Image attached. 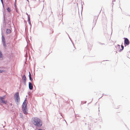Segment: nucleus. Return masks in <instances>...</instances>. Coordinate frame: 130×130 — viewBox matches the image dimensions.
Masks as SVG:
<instances>
[{"label":"nucleus","instance_id":"obj_22","mask_svg":"<svg viewBox=\"0 0 130 130\" xmlns=\"http://www.w3.org/2000/svg\"><path fill=\"white\" fill-rule=\"evenodd\" d=\"M86 103V101L84 103Z\"/></svg>","mask_w":130,"mask_h":130},{"label":"nucleus","instance_id":"obj_6","mask_svg":"<svg viewBox=\"0 0 130 130\" xmlns=\"http://www.w3.org/2000/svg\"><path fill=\"white\" fill-rule=\"evenodd\" d=\"M2 41L3 43V45L4 46H6V44L5 43V38L4 36V35H2Z\"/></svg>","mask_w":130,"mask_h":130},{"label":"nucleus","instance_id":"obj_8","mask_svg":"<svg viewBox=\"0 0 130 130\" xmlns=\"http://www.w3.org/2000/svg\"><path fill=\"white\" fill-rule=\"evenodd\" d=\"M29 87L30 89L32 90L33 88V86L30 82L29 83Z\"/></svg>","mask_w":130,"mask_h":130},{"label":"nucleus","instance_id":"obj_12","mask_svg":"<svg viewBox=\"0 0 130 130\" xmlns=\"http://www.w3.org/2000/svg\"><path fill=\"white\" fill-rule=\"evenodd\" d=\"M7 10L8 12H10L11 11L9 7H8L7 9Z\"/></svg>","mask_w":130,"mask_h":130},{"label":"nucleus","instance_id":"obj_1","mask_svg":"<svg viewBox=\"0 0 130 130\" xmlns=\"http://www.w3.org/2000/svg\"><path fill=\"white\" fill-rule=\"evenodd\" d=\"M32 122L34 125L36 126H41L42 125V122L40 119L37 117L32 118Z\"/></svg>","mask_w":130,"mask_h":130},{"label":"nucleus","instance_id":"obj_16","mask_svg":"<svg viewBox=\"0 0 130 130\" xmlns=\"http://www.w3.org/2000/svg\"><path fill=\"white\" fill-rule=\"evenodd\" d=\"M29 79L30 80H32V79H31V77H29Z\"/></svg>","mask_w":130,"mask_h":130},{"label":"nucleus","instance_id":"obj_17","mask_svg":"<svg viewBox=\"0 0 130 130\" xmlns=\"http://www.w3.org/2000/svg\"><path fill=\"white\" fill-rule=\"evenodd\" d=\"M10 106H12V103H10Z\"/></svg>","mask_w":130,"mask_h":130},{"label":"nucleus","instance_id":"obj_14","mask_svg":"<svg viewBox=\"0 0 130 130\" xmlns=\"http://www.w3.org/2000/svg\"><path fill=\"white\" fill-rule=\"evenodd\" d=\"M121 48H122V49H120V51H121L124 49V46H123V45H121Z\"/></svg>","mask_w":130,"mask_h":130},{"label":"nucleus","instance_id":"obj_3","mask_svg":"<svg viewBox=\"0 0 130 130\" xmlns=\"http://www.w3.org/2000/svg\"><path fill=\"white\" fill-rule=\"evenodd\" d=\"M22 110L24 114L25 115H27L28 114L27 106H22Z\"/></svg>","mask_w":130,"mask_h":130},{"label":"nucleus","instance_id":"obj_21","mask_svg":"<svg viewBox=\"0 0 130 130\" xmlns=\"http://www.w3.org/2000/svg\"><path fill=\"white\" fill-rule=\"evenodd\" d=\"M29 21L30 22V19H29Z\"/></svg>","mask_w":130,"mask_h":130},{"label":"nucleus","instance_id":"obj_13","mask_svg":"<svg viewBox=\"0 0 130 130\" xmlns=\"http://www.w3.org/2000/svg\"><path fill=\"white\" fill-rule=\"evenodd\" d=\"M3 57L2 54V52L0 51V58H2Z\"/></svg>","mask_w":130,"mask_h":130},{"label":"nucleus","instance_id":"obj_15","mask_svg":"<svg viewBox=\"0 0 130 130\" xmlns=\"http://www.w3.org/2000/svg\"><path fill=\"white\" fill-rule=\"evenodd\" d=\"M29 77H31V74H30V72H29Z\"/></svg>","mask_w":130,"mask_h":130},{"label":"nucleus","instance_id":"obj_4","mask_svg":"<svg viewBox=\"0 0 130 130\" xmlns=\"http://www.w3.org/2000/svg\"><path fill=\"white\" fill-rule=\"evenodd\" d=\"M4 96H0V102L2 103L6 104L7 103V101L6 100H4Z\"/></svg>","mask_w":130,"mask_h":130},{"label":"nucleus","instance_id":"obj_5","mask_svg":"<svg viewBox=\"0 0 130 130\" xmlns=\"http://www.w3.org/2000/svg\"><path fill=\"white\" fill-rule=\"evenodd\" d=\"M124 44L125 46L128 45L129 44V41L128 39L126 38H124Z\"/></svg>","mask_w":130,"mask_h":130},{"label":"nucleus","instance_id":"obj_10","mask_svg":"<svg viewBox=\"0 0 130 130\" xmlns=\"http://www.w3.org/2000/svg\"><path fill=\"white\" fill-rule=\"evenodd\" d=\"M6 31L7 34H9L11 32V31L10 29H7Z\"/></svg>","mask_w":130,"mask_h":130},{"label":"nucleus","instance_id":"obj_20","mask_svg":"<svg viewBox=\"0 0 130 130\" xmlns=\"http://www.w3.org/2000/svg\"><path fill=\"white\" fill-rule=\"evenodd\" d=\"M38 130H42L41 129H39Z\"/></svg>","mask_w":130,"mask_h":130},{"label":"nucleus","instance_id":"obj_7","mask_svg":"<svg viewBox=\"0 0 130 130\" xmlns=\"http://www.w3.org/2000/svg\"><path fill=\"white\" fill-rule=\"evenodd\" d=\"M22 79L23 82L24 84L25 85L26 84V78L25 75H23L22 77Z\"/></svg>","mask_w":130,"mask_h":130},{"label":"nucleus","instance_id":"obj_23","mask_svg":"<svg viewBox=\"0 0 130 130\" xmlns=\"http://www.w3.org/2000/svg\"><path fill=\"white\" fill-rule=\"evenodd\" d=\"M28 1V0H27Z\"/></svg>","mask_w":130,"mask_h":130},{"label":"nucleus","instance_id":"obj_9","mask_svg":"<svg viewBox=\"0 0 130 130\" xmlns=\"http://www.w3.org/2000/svg\"><path fill=\"white\" fill-rule=\"evenodd\" d=\"M27 104L26 103V100L25 99L23 103L22 106H27Z\"/></svg>","mask_w":130,"mask_h":130},{"label":"nucleus","instance_id":"obj_18","mask_svg":"<svg viewBox=\"0 0 130 130\" xmlns=\"http://www.w3.org/2000/svg\"><path fill=\"white\" fill-rule=\"evenodd\" d=\"M117 46H118L119 47H120V45H118Z\"/></svg>","mask_w":130,"mask_h":130},{"label":"nucleus","instance_id":"obj_11","mask_svg":"<svg viewBox=\"0 0 130 130\" xmlns=\"http://www.w3.org/2000/svg\"><path fill=\"white\" fill-rule=\"evenodd\" d=\"M54 31L52 29H51L49 31V33L50 34H52L53 33Z\"/></svg>","mask_w":130,"mask_h":130},{"label":"nucleus","instance_id":"obj_2","mask_svg":"<svg viewBox=\"0 0 130 130\" xmlns=\"http://www.w3.org/2000/svg\"><path fill=\"white\" fill-rule=\"evenodd\" d=\"M14 97L15 99V101L16 102L17 105L18 104V103L20 101V99L19 96V94L18 92H17L14 95Z\"/></svg>","mask_w":130,"mask_h":130},{"label":"nucleus","instance_id":"obj_19","mask_svg":"<svg viewBox=\"0 0 130 130\" xmlns=\"http://www.w3.org/2000/svg\"><path fill=\"white\" fill-rule=\"evenodd\" d=\"M1 2H2V3H3V0H1Z\"/></svg>","mask_w":130,"mask_h":130}]
</instances>
